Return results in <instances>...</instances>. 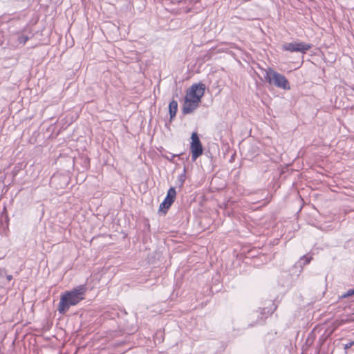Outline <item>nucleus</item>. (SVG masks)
Returning a JSON list of instances; mask_svg holds the SVG:
<instances>
[{
    "label": "nucleus",
    "instance_id": "nucleus-1",
    "mask_svg": "<svg viewBox=\"0 0 354 354\" xmlns=\"http://www.w3.org/2000/svg\"><path fill=\"white\" fill-rule=\"evenodd\" d=\"M86 288L80 285L70 291H66L61 295L57 310L60 314L64 315L71 306L78 304L84 299Z\"/></svg>",
    "mask_w": 354,
    "mask_h": 354
},
{
    "label": "nucleus",
    "instance_id": "nucleus-2",
    "mask_svg": "<svg viewBox=\"0 0 354 354\" xmlns=\"http://www.w3.org/2000/svg\"><path fill=\"white\" fill-rule=\"evenodd\" d=\"M264 72V78L269 84L283 90L290 89L289 82L283 75L277 73L271 68H268Z\"/></svg>",
    "mask_w": 354,
    "mask_h": 354
},
{
    "label": "nucleus",
    "instance_id": "nucleus-3",
    "mask_svg": "<svg viewBox=\"0 0 354 354\" xmlns=\"http://www.w3.org/2000/svg\"><path fill=\"white\" fill-rule=\"evenodd\" d=\"M205 91V86L204 84H194L187 91L185 100L189 102H192L193 100L196 104H199L202 97L204 95Z\"/></svg>",
    "mask_w": 354,
    "mask_h": 354
},
{
    "label": "nucleus",
    "instance_id": "nucleus-4",
    "mask_svg": "<svg viewBox=\"0 0 354 354\" xmlns=\"http://www.w3.org/2000/svg\"><path fill=\"white\" fill-rule=\"evenodd\" d=\"M191 139L190 151L192 153V159L193 161H195L203 154V148L197 133L193 132Z\"/></svg>",
    "mask_w": 354,
    "mask_h": 354
},
{
    "label": "nucleus",
    "instance_id": "nucleus-5",
    "mask_svg": "<svg viewBox=\"0 0 354 354\" xmlns=\"http://www.w3.org/2000/svg\"><path fill=\"white\" fill-rule=\"evenodd\" d=\"M282 48L283 50L290 52L306 53L311 48V45L304 42H290L285 44Z\"/></svg>",
    "mask_w": 354,
    "mask_h": 354
},
{
    "label": "nucleus",
    "instance_id": "nucleus-6",
    "mask_svg": "<svg viewBox=\"0 0 354 354\" xmlns=\"http://www.w3.org/2000/svg\"><path fill=\"white\" fill-rule=\"evenodd\" d=\"M199 104H196V102H194L193 100L192 102H189L185 100L183 107V113L184 114H189L196 110Z\"/></svg>",
    "mask_w": 354,
    "mask_h": 354
},
{
    "label": "nucleus",
    "instance_id": "nucleus-7",
    "mask_svg": "<svg viewBox=\"0 0 354 354\" xmlns=\"http://www.w3.org/2000/svg\"><path fill=\"white\" fill-rule=\"evenodd\" d=\"M176 196V192L174 187H171L167 194L166 198H165V201L169 203L171 205L174 202Z\"/></svg>",
    "mask_w": 354,
    "mask_h": 354
},
{
    "label": "nucleus",
    "instance_id": "nucleus-8",
    "mask_svg": "<svg viewBox=\"0 0 354 354\" xmlns=\"http://www.w3.org/2000/svg\"><path fill=\"white\" fill-rule=\"evenodd\" d=\"M178 111V102L176 100H172L169 104V111L170 115V119L172 120L175 116Z\"/></svg>",
    "mask_w": 354,
    "mask_h": 354
},
{
    "label": "nucleus",
    "instance_id": "nucleus-9",
    "mask_svg": "<svg viewBox=\"0 0 354 354\" xmlns=\"http://www.w3.org/2000/svg\"><path fill=\"white\" fill-rule=\"evenodd\" d=\"M170 207L171 205L169 204V203L163 201L160 205L159 212H162L164 214H165Z\"/></svg>",
    "mask_w": 354,
    "mask_h": 354
},
{
    "label": "nucleus",
    "instance_id": "nucleus-10",
    "mask_svg": "<svg viewBox=\"0 0 354 354\" xmlns=\"http://www.w3.org/2000/svg\"><path fill=\"white\" fill-rule=\"evenodd\" d=\"M275 309H276V307H274V308L273 310H267V308H263V309L261 310V312H260V314L261 315V317H259L258 316V318L261 320L263 319L264 315L272 314Z\"/></svg>",
    "mask_w": 354,
    "mask_h": 354
},
{
    "label": "nucleus",
    "instance_id": "nucleus-11",
    "mask_svg": "<svg viewBox=\"0 0 354 354\" xmlns=\"http://www.w3.org/2000/svg\"><path fill=\"white\" fill-rule=\"evenodd\" d=\"M28 39L29 37L27 35H21L18 37L19 42L22 44H25Z\"/></svg>",
    "mask_w": 354,
    "mask_h": 354
},
{
    "label": "nucleus",
    "instance_id": "nucleus-12",
    "mask_svg": "<svg viewBox=\"0 0 354 354\" xmlns=\"http://www.w3.org/2000/svg\"><path fill=\"white\" fill-rule=\"evenodd\" d=\"M354 295V289H350L348 290L347 292H346L345 293H344L342 296H341V298H346V297H351Z\"/></svg>",
    "mask_w": 354,
    "mask_h": 354
},
{
    "label": "nucleus",
    "instance_id": "nucleus-13",
    "mask_svg": "<svg viewBox=\"0 0 354 354\" xmlns=\"http://www.w3.org/2000/svg\"><path fill=\"white\" fill-rule=\"evenodd\" d=\"M312 258L311 257H307L306 256H303L301 258V261L304 260V265H306L308 263H310V261H311Z\"/></svg>",
    "mask_w": 354,
    "mask_h": 354
},
{
    "label": "nucleus",
    "instance_id": "nucleus-14",
    "mask_svg": "<svg viewBox=\"0 0 354 354\" xmlns=\"http://www.w3.org/2000/svg\"><path fill=\"white\" fill-rule=\"evenodd\" d=\"M353 345H354V342H348V343H347V344H346L344 345V349L345 350L348 349L349 348H351Z\"/></svg>",
    "mask_w": 354,
    "mask_h": 354
},
{
    "label": "nucleus",
    "instance_id": "nucleus-15",
    "mask_svg": "<svg viewBox=\"0 0 354 354\" xmlns=\"http://www.w3.org/2000/svg\"><path fill=\"white\" fill-rule=\"evenodd\" d=\"M7 279L10 281L12 279V275H8L7 276Z\"/></svg>",
    "mask_w": 354,
    "mask_h": 354
},
{
    "label": "nucleus",
    "instance_id": "nucleus-16",
    "mask_svg": "<svg viewBox=\"0 0 354 354\" xmlns=\"http://www.w3.org/2000/svg\"><path fill=\"white\" fill-rule=\"evenodd\" d=\"M353 140H354V138H353Z\"/></svg>",
    "mask_w": 354,
    "mask_h": 354
}]
</instances>
